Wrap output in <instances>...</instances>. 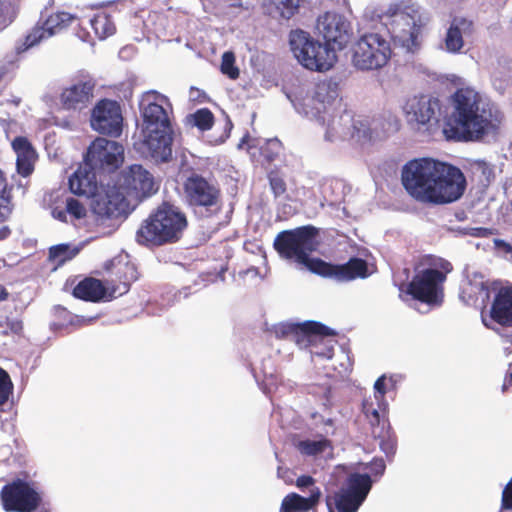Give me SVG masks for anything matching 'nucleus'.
Segmentation results:
<instances>
[{
	"instance_id": "obj_35",
	"label": "nucleus",
	"mask_w": 512,
	"mask_h": 512,
	"mask_svg": "<svg viewBox=\"0 0 512 512\" xmlns=\"http://www.w3.org/2000/svg\"><path fill=\"white\" fill-rule=\"evenodd\" d=\"M331 443L328 439L315 440H303L297 445L298 450L307 456H316L323 453Z\"/></svg>"
},
{
	"instance_id": "obj_19",
	"label": "nucleus",
	"mask_w": 512,
	"mask_h": 512,
	"mask_svg": "<svg viewBox=\"0 0 512 512\" xmlns=\"http://www.w3.org/2000/svg\"><path fill=\"white\" fill-rule=\"evenodd\" d=\"M316 28L325 40V44L335 52L345 48L351 36L350 22L336 12H326L319 16Z\"/></svg>"
},
{
	"instance_id": "obj_25",
	"label": "nucleus",
	"mask_w": 512,
	"mask_h": 512,
	"mask_svg": "<svg viewBox=\"0 0 512 512\" xmlns=\"http://www.w3.org/2000/svg\"><path fill=\"white\" fill-rule=\"evenodd\" d=\"M282 334L291 338L300 347H308L324 337L334 336L336 333L320 322L305 321L284 326Z\"/></svg>"
},
{
	"instance_id": "obj_51",
	"label": "nucleus",
	"mask_w": 512,
	"mask_h": 512,
	"mask_svg": "<svg viewBox=\"0 0 512 512\" xmlns=\"http://www.w3.org/2000/svg\"><path fill=\"white\" fill-rule=\"evenodd\" d=\"M10 229L7 226H4L0 229V240L5 239L9 236Z\"/></svg>"
},
{
	"instance_id": "obj_58",
	"label": "nucleus",
	"mask_w": 512,
	"mask_h": 512,
	"mask_svg": "<svg viewBox=\"0 0 512 512\" xmlns=\"http://www.w3.org/2000/svg\"><path fill=\"white\" fill-rule=\"evenodd\" d=\"M509 381L512 382V372L509 374Z\"/></svg>"
},
{
	"instance_id": "obj_31",
	"label": "nucleus",
	"mask_w": 512,
	"mask_h": 512,
	"mask_svg": "<svg viewBox=\"0 0 512 512\" xmlns=\"http://www.w3.org/2000/svg\"><path fill=\"white\" fill-rule=\"evenodd\" d=\"M90 23L93 31L100 39L111 36L116 31L112 17L105 12L95 14Z\"/></svg>"
},
{
	"instance_id": "obj_3",
	"label": "nucleus",
	"mask_w": 512,
	"mask_h": 512,
	"mask_svg": "<svg viewBox=\"0 0 512 512\" xmlns=\"http://www.w3.org/2000/svg\"><path fill=\"white\" fill-rule=\"evenodd\" d=\"M167 107L171 109L168 97L157 91L148 92L141 105L144 138L137 149L157 163L172 159L173 128Z\"/></svg>"
},
{
	"instance_id": "obj_28",
	"label": "nucleus",
	"mask_w": 512,
	"mask_h": 512,
	"mask_svg": "<svg viewBox=\"0 0 512 512\" xmlns=\"http://www.w3.org/2000/svg\"><path fill=\"white\" fill-rule=\"evenodd\" d=\"M73 296L78 299L94 303L100 302L105 298L110 299L105 280L101 281L93 277H86L81 280L74 287Z\"/></svg>"
},
{
	"instance_id": "obj_46",
	"label": "nucleus",
	"mask_w": 512,
	"mask_h": 512,
	"mask_svg": "<svg viewBox=\"0 0 512 512\" xmlns=\"http://www.w3.org/2000/svg\"><path fill=\"white\" fill-rule=\"evenodd\" d=\"M11 211L10 199L5 197L0 198V222H3Z\"/></svg>"
},
{
	"instance_id": "obj_7",
	"label": "nucleus",
	"mask_w": 512,
	"mask_h": 512,
	"mask_svg": "<svg viewBox=\"0 0 512 512\" xmlns=\"http://www.w3.org/2000/svg\"><path fill=\"white\" fill-rule=\"evenodd\" d=\"M317 237V228L311 225L301 226L279 232L273 246L281 258L292 260L316 274V262H321L322 259L312 258L310 254L319 247Z\"/></svg>"
},
{
	"instance_id": "obj_12",
	"label": "nucleus",
	"mask_w": 512,
	"mask_h": 512,
	"mask_svg": "<svg viewBox=\"0 0 512 512\" xmlns=\"http://www.w3.org/2000/svg\"><path fill=\"white\" fill-rule=\"evenodd\" d=\"M362 412L370 424L372 436L379 440L380 449L387 456L393 455L396 450V438L387 418L386 402L369 396L362 402Z\"/></svg>"
},
{
	"instance_id": "obj_23",
	"label": "nucleus",
	"mask_w": 512,
	"mask_h": 512,
	"mask_svg": "<svg viewBox=\"0 0 512 512\" xmlns=\"http://www.w3.org/2000/svg\"><path fill=\"white\" fill-rule=\"evenodd\" d=\"M128 202L123 192L116 186H108L98 191L92 199L91 208L101 218H119L126 213Z\"/></svg>"
},
{
	"instance_id": "obj_52",
	"label": "nucleus",
	"mask_w": 512,
	"mask_h": 512,
	"mask_svg": "<svg viewBox=\"0 0 512 512\" xmlns=\"http://www.w3.org/2000/svg\"><path fill=\"white\" fill-rule=\"evenodd\" d=\"M9 296L7 290L0 285V301L6 300Z\"/></svg>"
},
{
	"instance_id": "obj_10",
	"label": "nucleus",
	"mask_w": 512,
	"mask_h": 512,
	"mask_svg": "<svg viewBox=\"0 0 512 512\" xmlns=\"http://www.w3.org/2000/svg\"><path fill=\"white\" fill-rule=\"evenodd\" d=\"M392 56L389 40L378 32H366L353 46L352 63L361 71H374L385 67Z\"/></svg>"
},
{
	"instance_id": "obj_30",
	"label": "nucleus",
	"mask_w": 512,
	"mask_h": 512,
	"mask_svg": "<svg viewBox=\"0 0 512 512\" xmlns=\"http://www.w3.org/2000/svg\"><path fill=\"white\" fill-rule=\"evenodd\" d=\"M265 5L271 8V13L281 19L289 20L300 9L303 0H264Z\"/></svg>"
},
{
	"instance_id": "obj_1",
	"label": "nucleus",
	"mask_w": 512,
	"mask_h": 512,
	"mask_svg": "<svg viewBox=\"0 0 512 512\" xmlns=\"http://www.w3.org/2000/svg\"><path fill=\"white\" fill-rule=\"evenodd\" d=\"M401 183L412 199L430 205L457 201L467 185L460 168L433 158L408 161L401 170Z\"/></svg>"
},
{
	"instance_id": "obj_50",
	"label": "nucleus",
	"mask_w": 512,
	"mask_h": 512,
	"mask_svg": "<svg viewBox=\"0 0 512 512\" xmlns=\"http://www.w3.org/2000/svg\"><path fill=\"white\" fill-rule=\"evenodd\" d=\"M370 468L375 475H382L385 471L386 465L383 459H374L370 463Z\"/></svg>"
},
{
	"instance_id": "obj_57",
	"label": "nucleus",
	"mask_w": 512,
	"mask_h": 512,
	"mask_svg": "<svg viewBox=\"0 0 512 512\" xmlns=\"http://www.w3.org/2000/svg\"><path fill=\"white\" fill-rule=\"evenodd\" d=\"M3 70H4V67H2V68L0 69V77H2V76H3V74H4V71H3Z\"/></svg>"
},
{
	"instance_id": "obj_18",
	"label": "nucleus",
	"mask_w": 512,
	"mask_h": 512,
	"mask_svg": "<svg viewBox=\"0 0 512 512\" xmlns=\"http://www.w3.org/2000/svg\"><path fill=\"white\" fill-rule=\"evenodd\" d=\"M119 187L128 196L141 199L158 191V184L153 175L140 164H133L124 169L118 179Z\"/></svg>"
},
{
	"instance_id": "obj_45",
	"label": "nucleus",
	"mask_w": 512,
	"mask_h": 512,
	"mask_svg": "<svg viewBox=\"0 0 512 512\" xmlns=\"http://www.w3.org/2000/svg\"><path fill=\"white\" fill-rule=\"evenodd\" d=\"M5 325L10 333L20 335L23 331V322L20 319H9L5 321Z\"/></svg>"
},
{
	"instance_id": "obj_40",
	"label": "nucleus",
	"mask_w": 512,
	"mask_h": 512,
	"mask_svg": "<svg viewBox=\"0 0 512 512\" xmlns=\"http://www.w3.org/2000/svg\"><path fill=\"white\" fill-rule=\"evenodd\" d=\"M66 212L73 216L75 219H82L87 215L85 205L73 197H68L66 199Z\"/></svg>"
},
{
	"instance_id": "obj_26",
	"label": "nucleus",
	"mask_w": 512,
	"mask_h": 512,
	"mask_svg": "<svg viewBox=\"0 0 512 512\" xmlns=\"http://www.w3.org/2000/svg\"><path fill=\"white\" fill-rule=\"evenodd\" d=\"M69 189L74 195L93 199L99 191L96 172L86 163L83 166H79L69 177Z\"/></svg>"
},
{
	"instance_id": "obj_33",
	"label": "nucleus",
	"mask_w": 512,
	"mask_h": 512,
	"mask_svg": "<svg viewBox=\"0 0 512 512\" xmlns=\"http://www.w3.org/2000/svg\"><path fill=\"white\" fill-rule=\"evenodd\" d=\"M79 251L80 249L78 247H70L68 244H59L49 249V259L61 265L73 259Z\"/></svg>"
},
{
	"instance_id": "obj_39",
	"label": "nucleus",
	"mask_w": 512,
	"mask_h": 512,
	"mask_svg": "<svg viewBox=\"0 0 512 512\" xmlns=\"http://www.w3.org/2000/svg\"><path fill=\"white\" fill-rule=\"evenodd\" d=\"M271 191L275 198L282 197L287 192V184L279 171L272 170L267 175Z\"/></svg>"
},
{
	"instance_id": "obj_14",
	"label": "nucleus",
	"mask_w": 512,
	"mask_h": 512,
	"mask_svg": "<svg viewBox=\"0 0 512 512\" xmlns=\"http://www.w3.org/2000/svg\"><path fill=\"white\" fill-rule=\"evenodd\" d=\"M0 501L6 512H33L42 498L28 482L16 479L2 487Z\"/></svg>"
},
{
	"instance_id": "obj_32",
	"label": "nucleus",
	"mask_w": 512,
	"mask_h": 512,
	"mask_svg": "<svg viewBox=\"0 0 512 512\" xmlns=\"http://www.w3.org/2000/svg\"><path fill=\"white\" fill-rule=\"evenodd\" d=\"M337 90H333L328 83H319L316 85L313 101H316L318 105L315 107L319 113L325 110L326 105L330 104L333 100L337 101Z\"/></svg>"
},
{
	"instance_id": "obj_47",
	"label": "nucleus",
	"mask_w": 512,
	"mask_h": 512,
	"mask_svg": "<svg viewBox=\"0 0 512 512\" xmlns=\"http://www.w3.org/2000/svg\"><path fill=\"white\" fill-rule=\"evenodd\" d=\"M315 479L310 475H301L296 479V486L298 488H305V487H316L315 485Z\"/></svg>"
},
{
	"instance_id": "obj_11",
	"label": "nucleus",
	"mask_w": 512,
	"mask_h": 512,
	"mask_svg": "<svg viewBox=\"0 0 512 512\" xmlns=\"http://www.w3.org/2000/svg\"><path fill=\"white\" fill-rule=\"evenodd\" d=\"M372 488L368 474L357 472L347 476L344 485L326 498L329 512H357Z\"/></svg>"
},
{
	"instance_id": "obj_43",
	"label": "nucleus",
	"mask_w": 512,
	"mask_h": 512,
	"mask_svg": "<svg viewBox=\"0 0 512 512\" xmlns=\"http://www.w3.org/2000/svg\"><path fill=\"white\" fill-rule=\"evenodd\" d=\"M501 508L504 510L512 509V478L506 484L502 492Z\"/></svg>"
},
{
	"instance_id": "obj_54",
	"label": "nucleus",
	"mask_w": 512,
	"mask_h": 512,
	"mask_svg": "<svg viewBox=\"0 0 512 512\" xmlns=\"http://www.w3.org/2000/svg\"><path fill=\"white\" fill-rule=\"evenodd\" d=\"M57 218L64 221L65 220V212L60 211L57 215Z\"/></svg>"
},
{
	"instance_id": "obj_56",
	"label": "nucleus",
	"mask_w": 512,
	"mask_h": 512,
	"mask_svg": "<svg viewBox=\"0 0 512 512\" xmlns=\"http://www.w3.org/2000/svg\"><path fill=\"white\" fill-rule=\"evenodd\" d=\"M508 390V384L505 382L503 385H502V392H506Z\"/></svg>"
},
{
	"instance_id": "obj_15",
	"label": "nucleus",
	"mask_w": 512,
	"mask_h": 512,
	"mask_svg": "<svg viewBox=\"0 0 512 512\" xmlns=\"http://www.w3.org/2000/svg\"><path fill=\"white\" fill-rule=\"evenodd\" d=\"M124 160V149L118 142L97 137L88 147L85 163L95 172H113Z\"/></svg>"
},
{
	"instance_id": "obj_21",
	"label": "nucleus",
	"mask_w": 512,
	"mask_h": 512,
	"mask_svg": "<svg viewBox=\"0 0 512 512\" xmlns=\"http://www.w3.org/2000/svg\"><path fill=\"white\" fill-rule=\"evenodd\" d=\"M96 80L86 74L74 77L60 94L61 104L68 110H82L88 107L94 98Z\"/></svg>"
},
{
	"instance_id": "obj_34",
	"label": "nucleus",
	"mask_w": 512,
	"mask_h": 512,
	"mask_svg": "<svg viewBox=\"0 0 512 512\" xmlns=\"http://www.w3.org/2000/svg\"><path fill=\"white\" fill-rule=\"evenodd\" d=\"M282 144L277 139H269L261 145L259 152L262 165L272 164L280 155Z\"/></svg>"
},
{
	"instance_id": "obj_22",
	"label": "nucleus",
	"mask_w": 512,
	"mask_h": 512,
	"mask_svg": "<svg viewBox=\"0 0 512 512\" xmlns=\"http://www.w3.org/2000/svg\"><path fill=\"white\" fill-rule=\"evenodd\" d=\"M107 276L105 283L109 291V298L126 294L133 282L138 279V271L130 261L113 259L106 265Z\"/></svg>"
},
{
	"instance_id": "obj_27",
	"label": "nucleus",
	"mask_w": 512,
	"mask_h": 512,
	"mask_svg": "<svg viewBox=\"0 0 512 512\" xmlns=\"http://www.w3.org/2000/svg\"><path fill=\"white\" fill-rule=\"evenodd\" d=\"M12 148L16 153L17 172L22 177H28L34 171L37 153L31 142L24 136H18L12 141Z\"/></svg>"
},
{
	"instance_id": "obj_24",
	"label": "nucleus",
	"mask_w": 512,
	"mask_h": 512,
	"mask_svg": "<svg viewBox=\"0 0 512 512\" xmlns=\"http://www.w3.org/2000/svg\"><path fill=\"white\" fill-rule=\"evenodd\" d=\"M75 17L68 12H55L44 21H39L26 35L24 45L29 48L37 45L44 39L59 34L68 28Z\"/></svg>"
},
{
	"instance_id": "obj_36",
	"label": "nucleus",
	"mask_w": 512,
	"mask_h": 512,
	"mask_svg": "<svg viewBox=\"0 0 512 512\" xmlns=\"http://www.w3.org/2000/svg\"><path fill=\"white\" fill-rule=\"evenodd\" d=\"M464 45L462 32L459 25L454 21L449 27L446 37L445 46L450 52H458Z\"/></svg>"
},
{
	"instance_id": "obj_13",
	"label": "nucleus",
	"mask_w": 512,
	"mask_h": 512,
	"mask_svg": "<svg viewBox=\"0 0 512 512\" xmlns=\"http://www.w3.org/2000/svg\"><path fill=\"white\" fill-rule=\"evenodd\" d=\"M441 109V101L428 94L410 96L402 106L407 123L426 131H430L433 124H438Z\"/></svg>"
},
{
	"instance_id": "obj_42",
	"label": "nucleus",
	"mask_w": 512,
	"mask_h": 512,
	"mask_svg": "<svg viewBox=\"0 0 512 512\" xmlns=\"http://www.w3.org/2000/svg\"><path fill=\"white\" fill-rule=\"evenodd\" d=\"M471 170L474 174L480 173L486 179L492 174V169L484 160H476L471 163Z\"/></svg>"
},
{
	"instance_id": "obj_38",
	"label": "nucleus",
	"mask_w": 512,
	"mask_h": 512,
	"mask_svg": "<svg viewBox=\"0 0 512 512\" xmlns=\"http://www.w3.org/2000/svg\"><path fill=\"white\" fill-rule=\"evenodd\" d=\"M220 70L222 74L235 80L239 77L240 71L235 65V54L232 51H226L222 55Z\"/></svg>"
},
{
	"instance_id": "obj_37",
	"label": "nucleus",
	"mask_w": 512,
	"mask_h": 512,
	"mask_svg": "<svg viewBox=\"0 0 512 512\" xmlns=\"http://www.w3.org/2000/svg\"><path fill=\"white\" fill-rule=\"evenodd\" d=\"M194 125L201 131H207L214 124V115L208 108H201L192 114Z\"/></svg>"
},
{
	"instance_id": "obj_5",
	"label": "nucleus",
	"mask_w": 512,
	"mask_h": 512,
	"mask_svg": "<svg viewBox=\"0 0 512 512\" xmlns=\"http://www.w3.org/2000/svg\"><path fill=\"white\" fill-rule=\"evenodd\" d=\"M452 270V264L446 259L424 255L414 265V275L406 293L419 302L440 305L444 298V283Z\"/></svg>"
},
{
	"instance_id": "obj_2",
	"label": "nucleus",
	"mask_w": 512,
	"mask_h": 512,
	"mask_svg": "<svg viewBox=\"0 0 512 512\" xmlns=\"http://www.w3.org/2000/svg\"><path fill=\"white\" fill-rule=\"evenodd\" d=\"M451 114L446 118L443 135L456 142H478L498 133L503 114L483 101L471 88H459L451 96Z\"/></svg>"
},
{
	"instance_id": "obj_55",
	"label": "nucleus",
	"mask_w": 512,
	"mask_h": 512,
	"mask_svg": "<svg viewBox=\"0 0 512 512\" xmlns=\"http://www.w3.org/2000/svg\"><path fill=\"white\" fill-rule=\"evenodd\" d=\"M36 510H37V512H51L50 509H47L45 507H40V506Z\"/></svg>"
},
{
	"instance_id": "obj_49",
	"label": "nucleus",
	"mask_w": 512,
	"mask_h": 512,
	"mask_svg": "<svg viewBox=\"0 0 512 512\" xmlns=\"http://www.w3.org/2000/svg\"><path fill=\"white\" fill-rule=\"evenodd\" d=\"M494 247L505 254H512V245L503 239L496 238L493 240Z\"/></svg>"
},
{
	"instance_id": "obj_6",
	"label": "nucleus",
	"mask_w": 512,
	"mask_h": 512,
	"mask_svg": "<svg viewBox=\"0 0 512 512\" xmlns=\"http://www.w3.org/2000/svg\"><path fill=\"white\" fill-rule=\"evenodd\" d=\"M188 226L186 214L177 206L163 202L145 219L136 232L139 244L158 247L179 241Z\"/></svg>"
},
{
	"instance_id": "obj_44",
	"label": "nucleus",
	"mask_w": 512,
	"mask_h": 512,
	"mask_svg": "<svg viewBox=\"0 0 512 512\" xmlns=\"http://www.w3.org/2000/svg\"><path fill=\"white\" fill-rule=\"evenodd\" d=\"M374 389H375V392H374V395L371 396L372 399L385 401V394H386L385 376H381L375 381Z\"/></svg>"
},
{
	"instance_id": "obj_16",
	"label": "nucleus",
	"mask_w": 512,
	"mask_h": 512,
	"mask_svg": "<svg viewBox=\"0 0 512 512\" xmlns=\"http://www.w3.org/2000/svg\"><path fill=\"white\" fill-rule=\"evenodd\" d=\"M123 115L120 104L111 99H101L91 111L90 124L99 134L117 138L122 134Z\"/></svg>"
},
{
	"instance_id": "obj_41",
	"label": "nucleus",
	"mask_w": 512,
	"mask_h": 512,
	"mask_svg": "<svg viewBox=\"0 0 512 512\" xmlns=\"http://www.w3.org/2000/svg\"><path fill=\"white\" fill-rule=\"evenodd\" d=\"M12 390V382L9 374L0 368V405L6 403Z\"/></svg>"
},
{
	"instance_id": "obj_20",
	"label": "nucleus",
	"mask_w": 512,
	"mask_h": 512,
	"mask_svg": "<svg viewBox=\"0 0 512 512\" xmlns=\"http://www.w3.org/2000/svg\"><path fill=\"white\" fill-rule=\"evenodd\" d=\"M315 268L317 275L334 279L337 282H350L370 276L367 261L359 257H351L344 264H332L321 260V262H316Z\"/></svg>"
},
{
	"instance_id": "obj_48",
	"label": "nucleus",
	"mask_w": 512,
	"mask_h": 512,
	"mask_svg": "<svg viewBox=\"0 0 512 512\" xmlns=\"http://www.w3.org/2000/svg\"><path fill=\"white\" fill-rule=\"evenodd\" d=\"M496 232L495 229L486 227H475L471 229L470 235L473 237H488Z\"/></svg>"
},
{
	"instance_id": "obj_17",
	"label": "nucleus",
	"mask_w": 512,
	"mask_h": 512,
	"mask_svg": "<svg viewBox=\"0 0 512 512\" xmlns=\"http://www.w3.org/2000/svg\"><path fill=\"white\" fill-rule=\"evenodd\" d=\"M493 298L488 311L485 315L482 311L481 319L483 325L492 330L494 324L501 328H512V284L492 285Z\"/></svg>"
},
{
	"instance_id": "obj_9",
	"label": "nucleus",
	"mask_w": 512,
	"mask_h": 512,
	"mask_svg": "<svg viewBox=\"0 0 512 512\" xmlns=\"http://www.w3.org/2000/svg\"><path fill=\"white\" fill-rule=\"evenodd\" d=\"M184 199L195 213L206 217L218 214L222 208V192L216 181L196 172L183 182Z\"/></svg>"
},
{
	"instance_id": "obj_29",
	"label": "nucleus",
	"mask_w": 512,
	"mask_h": 512,
	"mask_svg": "<svg viewBox=\"0 0 512 512\" xmlns=\"http://www.w3.org/2000/svg\"><path fill=\"white\" fill-rule=\"evenodd\" d=\"M321 495L319 487L311 488L308 497L289 493L283 498L279 512H309L318 505Z\"/></svg>"
},
{
	"instance_id": "obj_53",
	"label": "nucleus",
	"mask_w": 512,
	"mask_h": 512,
	"mask_svg": "<svg viewBox=\"0 0 512 512\" xmlns=\"http://www.w3.org/2000/svg\"><path fill=\"white\" fill-rule=\"evenodd\" d=\"M459 24L463 25V26H467V27H470L472 25L471 22H468L467 20L465 19H461L459 20Z\"/></svg>"
},
{
	"instance_id": "obj_8",
	"label": "nucleus",
	"mask_w": 512,
	"mask_h": 512,
	"mask_svg": "<svg viewBox=\"0 0 512 512\" xmlns=\"http://www.w3.org/2000/svg\"><path fill=\"white\" fill-rule=\"evenodd\" d=\"M289 44L298 62L311 71H328L337 60L333 48L314 40L308 32L303 30L291 31Z\"/></svg>"
},
{
	"instance_id": "obj_4",
	"label": "nucleus",
	"mask_w": 512,
	"mask_h": 512,
	"mask_svg": "<svg viewBox=\"0 0 512 512\" xmlns=\"http://www.w3.org/2000/svg\"><path fill=\"white\" fill-rule=\"evenodd\" d=\"M396 44L414 53L421 46L422 31L429 17L414 0H397L390 3L379 15Z\"/></svg>"
}]
</instances>
